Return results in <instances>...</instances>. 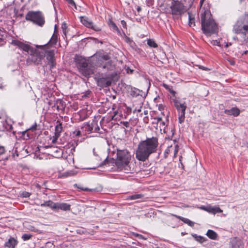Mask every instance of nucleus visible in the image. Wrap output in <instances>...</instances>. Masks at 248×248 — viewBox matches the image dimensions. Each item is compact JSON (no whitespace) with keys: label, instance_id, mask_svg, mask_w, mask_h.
I'll list each match as a JSON object with an SVG mask.
<instances>
[{"label":"nucleus","instance_id":"20e7f679","mask_svg":"<svg viewBox=\"0 0 248 248\" xmlns=\"http://www.w3.org/2000/svg\"><path fill=\"white\" fill-rule=\"evenodd\" d=\"M201 25L202 30L206 35L215 33L218 31L217 25L208 10H205L201 14Z\"/></svg>","mask_w":248,"mask_h":248},{"label":"nucleus","instance_id":"c9c22d12","mask_svg":"<svg viewBox=\"0 0 248 248\" xmlns=\"http://www.w3.org/2000/svg\"><path fill=\"white\" fill-rule=\"evenodd\" d=\"M95 127L93 129V132H98L100 130V127L99 126H98L97 124H95Z\"/></svg>","mask_w":248,"mask_h":248},{"label":"nucleus","instance_id":"f8f14e48","mask_svg":"<svg viewBox=\"0 0 248 248\" xmlns=\"http://www.w3.org/2000/svg\"><path fill=\"white\" fill-rule=\"evenodd\" d=\"M229 248H244L243 242L240 239L234 238L230 242Z\"/></svg>","mask_w":248,"mask_h":248},{"label":"nucleus","instance_id":"1a4fd4ad","mask_svg":"<svg viewBox=\"0 0 248 248\" xmlns=\"http://www.w3.org/2000/svg\"><path fill=\"white\" fill-rule=\"evenodd\" d=\"M185 12L183 4L179 0H172L171 14L178 17Z\"/></svg>","mask_w":248,"mask_h":248},{"label":"nucleus","instance_id":"c03bdc74","mask_svg":"<svg viewBox=\"0 0 248 248\" xmlns=\"http://www.w3.org/2000/svg\"><path fill=\"white\" fill-rule=\"evenodd\" d=\"M31 231H33L34 232H37L38 233H41V231L37 229L34 228V227H32V229H31Z\"/></svg>","mask_w":248,"mask_h":248},{"label":"nucleus","instance_id":"39448f33","mask_svg":"<svg viewBox=\"0 0 248 248\" xmlns=\"http://www.w3.org/2000/svg\"><path fill=\"white\" fill-rule=\"evenodd\" d=\"M232 31L248 39V14H245L237 19L233 26Z\"/></svg>","mask_w":248,"mask_h":248},{"label":"nucleus","instance_id":"9b49d317","mask_svg":"<svg viewBox=\"0 0 248 248\" xmlns=\"http://www.w3.org/2000/svg\"><path fill=\"white\" fill-rule=\"evenodd\" d=\"M80 22L87 28H91L95 31H100L101 29L97 25H94L92 20L86 16H80Z\"/></svg>","mask_w":248,"mask_h":248},{"label":"nucleus","instance_id":"49530a36","mask_svg":"<svg viewBox=\"0 0 248 248\" xmlns=\"http://www.w3.org/2000/svg\"><path fill=\"white\" fill-rule=\"evenodd\" d=\"M5 85L2 82L0 83V89H2L4 87Z\"/></svg>","mask_w":248,"mask_h":248},{"label":"nucleus","instance_id":"680f3d73","mask_svg":"<svg viewBox=\"0 0 248 248\" xmlns=\"http://www.w3.org/2000/svg\"><path fill=\"white\" fill-rule=\"evenodd\" d=\"M144 113H145V114H147V113L146 112V111H144Z\"/></svg>","mask_w":248,"mask_h":248},{"label":"nucleus","instance_id":"cd10ccee","mask_svg":"<svg viewBox=\"0 0 248 248\" xmlns=\"http://www.w3.org/2000/svg\"><path fill=\"white\" fill-rule=\"evenodd\" d=\"M75 186L78 188L80 189L81 190L83 191H93V189H89L87 187H83V186H78L77 184H76Z\"/></svg>","mask_w":248,"mask_h":248},{"label":"nucleus","instance_id":"72a5a7b5","mask_svg":"<svg viewBox=\"0 0 248 248\" xmlns=\"http://www.w3.org/2000/svg\"><path fill=\"white\" fill-rule=\"evenodd\" d=\"M67 1L69 4H70L72 6H74L76 9H77V6L73 0H65Z\"/></svg>","mask_w":248,"mask_h":248},{"label":"nucleus","instance_id":"09e8293b","mask_svg":"<svg viewBox=\"0 0 248 248\" xmlns=\"http://www.w3.org/2000/svg\"><path fill=\"white\" fill-rule=\"evenodd\" d=\"M141 10V8L140 6H138L137 8V11L138 12H140Z\"/></svg>","mask_w":248,"mask_h":248},{"label":"nucleus","instance_id":"423d86ee","mask_svg":"<svg viewBox=\"0 0 248 248\" xmlns=\"http://www.w3.org/2000/svg\"><path fill=\"white\" fill-rule=\"evenodd\" d=\"M175 92L171 90V95H173V96L175 97L173 99L174 104L179 113V122L181 124L184 122L185 119V110L186 106L184 101L175 96Z\"/></svg>","mask_w":248,"mask_h":248},{"label":"nucleus","instance_id":"79ce46f5","mask_svg":"<svg viewBox=\"0 0 248 248\" xmlns=\"http://www.w3.org/2000/svg\"><path fill=\"white\" fill-rule=\"evenodd\" d=\"M121 23L122 26L124 28H126V22L124 20H122L121 21Z\"/></svg>","mask_w":248,"mask_h":248},{"label":"nucleus","instance_id":"473e14b6","mask_svg":"<svg viewBox=\"0 0 248 248\" xmlns=\"http://www.w3.org/2000/svg\"><path fill=\"white\" fill-rule=\"evenodd\" d=\"M179 150V146L178 144H175L174 146V157H175L176 155V154H177Z\"/></svg>","mask_w":248,"mask_h":248},{"label":"nucleus","instance_id":"bf43d9fd","mask_svg":"<svg viewBox=\"0 0 248 248\" xmlns=\"http://www.w3.org/2000/svg\"><path fill=\"white\" fill-rule=\"evenodd\" d=\"M138 111V112H140L141 111L140 109H139V110Z\"/></svg>","mask_w":248,"mask_h":248},{"label":"nucleus","instance_id":"f03ea898","mask_svg":"<svg viewBox=\"0 0 248 248\" xmlns=\"http://www.w3.org/2000/svg\"><path fill=\"white\" fill-rule=\"evenodd\" d=\"M131 159L130 153L126 150H117V158L116 160L113 158H106L99 165L98 167H103L108 165L110 166L115 163L118 169L127 172L130 170V161Z\"/></svg>","mask_w":248,"mask_h":248},{"label":"nucleus","instance_id":"a211bd4d","mask_svg":"<svg viewBox=\"0 0 248 248\" xmlns=\"http://www.w3.org/2000/svg\"><path fill=\"white\" fill-rule=\"evenodd\" d=\"M188 25L190 27L195 26V16L190 12H188Z\"/></svg>","mask_w":248,"mask_h":248},{"label":"nucleus","instance_id":"5701e85b","mask_svg":"<svg viewBox=\"0 0 248 248\" xmlns=\"http://www.w3.org/2000/svg\"><path fill=\"white\" fill-rule=\"evenodd\" d=\"M192 236L195 239V240L200 242L201 243L205 241V238L201 236H198L196 234H192Z\"/></svg>","mask_w":248,"mask_h":248},{"label":"nucleus","instance_id":"f257e3e1","mask_svg":"<svg viewBox=\"0 0 248 248\" xmlns=\"http://www.w3.org/2000/svg\"><path fill=\"white\" fill-rule=\"evenodd\" d=\"M11 44L17 46L24 51L30 53V55L29 59L31 60L35 64H41V61L45 58L46 54L47 64L49 65L50 69H52L55 66L56 62L54 59V51L48 50L46 46L47 44L36 45V48L34 49L28 44H24L16 40H13Z\"/></svg>","mask_w":248,"mask_h":248},{"label":"nucleus","instance_id":"9d476101","mask_svg":"<svg viewBox=\"0 0 248 248\" xmlns=\"http://www.w3.org/2000/svg\"><path fill=\"white\" fill-rule=\"evenodd\" d=\"M112 76L110 74H102L97 79V85L101 87H107L109 86L112 82Z\"/></svg>","mask_w":248,"mask_h":248},{"label":"nucleus","instance_id":"a18cd8bd","mask_svg":"<svg viewBox=\"0 0 248 248\" xmlns=\"http://www.w3.org/2000/svg\"><path fill=\"white\" fill-rule=\"evenodd\" d=\"M123 124L124 126L126 127H128L129 124L127 122H123Z\"/></svg>","mask_w":248,"mask_h":248},{"label":"nucleus","instance_id":"8fccbe9b","mask_svg":"<svg viewBox=\"0 0 248 248\" xmlns=\"http://www.w3.org/2000/svg\"><path fill=\"white\" fill-rule=\"evenodd\" d=\"M170 6H169V7L167 8V9L165 10V12H169L170 11Z\"/></svg>","mask_w":248,"mask_h":248},{"label":"nucleus","instance_id":"7ed1b4c3","mask_svg":"<svg viewBox=\"0 0 248 248\" xmlns=\"http://www.w3.org/2000/svg\"><path fill=\"white\" fill-rule=\"evenodd\" d=\"M158 144V140L156 137L147 138L140 142L136 153V158L140 161H144L151 154L156 151Z\"/></svg>","mask_w":248,"mask_h":248},{"label":"nucleus","instance_id":"c756f323","mask_svg":"<svg viewBox=\"0 0 248 248\" xmlns=\"http://www.w3.org/2000/svg\"><path fill=\"white\" fill-rule=\"evenodd\" d=\"M99 57L101 60H103L105 61H108L109 60V57L108 54H101L99 55Z\"/></svg>","mask_w":248,"mask_h":248},{"label":"nucleus","instance_id":"0eeeda50","mask_svg":"<svg viewBox=\"0 0 248 248\" xmlns=\"http://www.w3.org/2000/svg\"><path fill=\"white\" fill-rule=\"evenodd\" d=\"M77 62L79 71L83 76L88 77L93 73V67L89 65V63L86 59L80 58L77 59Z\"/></svg>","mask_w":248,"mask_h":248},{"label":"nucleus","instance_id":"aec40b11","mask_svg":"<svg viewBox=\"0 0 248 248\" xmlns=\"http://www.w3.org/2000/svg\"><path fill=\"white\" fill-rule=\"evenodd\" d=\"M56 205V203L53 202L52 201H48L45 202L41 204V206H48L50 207L51 208L53 209H55L54 206Z\"/></svg>","mask_w":248,"mask_h":248},{"label":"nucleus","instance_id":"412c9836","mask_svg":"<svg viewBox=\"0 0 248 248\" xmlns=\"http://www.w3.org/2000/svg\"><path fill=\"white\" fill-rule=\"evenodd\" d=\"M147 45L150 47L156 48L158 46L157 44L152 39H148L147 40Z\"/></svg>","mask_w":248,"mask_h":248},{"label":"nucleus","instance_id":"bb28decb","mask_svg":"<svg viewBox=\"0 0 248 248\" xmlns=\"http://www.w3.org/2000/svg\"><path fill=\"white\" fill-rule=\"evenodd\" d=\"M32 237V235L28 233H24L22 236V239L24 241H27L29 240Z\"/></svg>","mask_w":248,"mask_h":248},{"label":"nucleus","instance_id":"a19ab883","mask_svg":"<svg viewBox=\"0 0 248 248\" xmlns=\"http://www.w3.org/2000/svg\"><path fill=\"white\" fill-rule=\"evenodd\" d=\"M5 152V149L3 146H0V155L3 154Z\"/></svg>","mask_w":248,"mask_h":248},{"label":"nucleus","instance_id":"4c0bfd02","mask_svg":"<svg viewBox=\"0 0 248 248\" xmlns=\"http://www.w3.org/2000/svg\"><path fill=\"white\" fill-rule=\"evenodd\" d=\"M162 85H163V86L165 89H166L167 90H169V91H170V87L169 85H167V84L164 83H163L162 84Z\"/></svg>","mask_w":248,"mask_h":248},{"label":"nucleus","instance_id":"37998d69","mask_svg":"<svg viewBox=\"0 0 248 248\" xmlns=\"http://www.w3.org/2000/svg\"><path fill=\"white\" fill-rule=\"evenodd\" d=\"M73 133L75 134L76 136H78L81 134V132L79 130H76L73 132Z\"/></svg>","mask_w":248,"mask_h":248},{"label":"nucleus","instance_id":"ddd939ff","mask_svg":"<svg viewBox=\"0 0 248 248\" xmlns=\"http://www.w3.org/2000/svg\"><path fill=\"white\" fill-rule=\"evenodd\" d=\"M55 209H60L62 211H70L71 209V205L64 202H56V205L54 206Z\"/></svg>","mask_w":248,"mask_h":248},{"label":"nucleus","instance_id":"ea45409f","mask_svg":"<svg viewBox=\"0 0 248 248\" xmlns=\"http://www.w3.org/2000/svg\"><path fill=\"white\" fill-rule=\"evenodd\" d=\"M170 149H169V148L168 147V148L166 150V151H165V153H164V155H165V157H166L169 155V153H170Z\"/></svg>","mask_w":248,"mask_h":248},{"label":"nucleus","instance_id":"b1692460","mask_svg":"<svg viewBox=\"0 0 248 248\" xmlns=\"http://www.w3.org/2000/svg\"><path fill=\"white\" fill-rule=\"evenodd\" d=\"M180 219L185 223L188 224L190 227H193L194 225V222L190 220L188 218L181 217Z\"/></svg>","mask_w":248,"mask_h":248},{"label":"nucleus","instance_id":"6e6d98bb","mask_svg":"<svg viewBox=\"0 0 248 248\" xmlns=\"http://www.w3.org/2000/svg\"><path fill=\"white\" fill-rule=\"evenodd\" d=\"M132 72H133V70H131V69H130V73H132Z\"/></svg>","mask_w":248,"mask_h":248},{"label":"nucleus","instance_id":"2eb2a0df","mask_svg":"<svg viewBox=\"0 0 248 248\" xmlns=\"http://www.w3.org/2000/svg\"><path fill=\"white\" fill-rule=\"evenodd\" d=\"M224 113L228 115H233L236 117L239 115L240 110L237 108H232L230 109H225Z\"/></svg>","mask_w":248,"mask_h":248},{"label":"nucleus","instance_id":"de8ad7c7","mask_svg":"<svg viewBox=\"0 0 248 248\" xmlns=\"http://www.w3.org/2000/svg\"><path fill=\"white\" fill-rule=\"evenodd\" d=\"M136 236L139 237L140 238L143 239V236L142 235L139 234H136Z\"/></svg>","mask_w":248,"mask_h":248},{"label":"nucleus","instance_id":"4468645a","mask_svg":"<svg viewBox=\"0 0 248 248\" xmlns=\"http://www.w3.org/2000/svg\"><path fill=\"white\" fill-rule=\"evenodd\" d=\"M18 241L15 238L10 237L8 240L4 244V246L8 248H15L17 245Z\"/></svg>","mask_w":248,"mask_h":248},{"label":"nucleus","instance_id":"7c9ffc66","mask_svg":"<svg viewBox=\"0 0 248 248\" xmlns=\"http://www.w3.org/2000/svg\"><path fill=\"white\" fill-rule=\"evenodd\" d=\"M12 128V126L10 124H7L6 122L3 124V129L9 130Z\"/></svg>","mask_w":248,"mask_h":248},{"label":"nucleus","instance_id":"6e6552de","mask_svg":"<svg viewBox=\"0 0 248 248\" xmlns=\"http://www.w3.org/2000/svg\"><path fill=\"white\" fill-rule=\"evenodd\" d=\"M25 18L28 21H31L33 23L42 26L45 23L44 17L40 12L29 11L26 15Z\"/></svg>","mask_w":248,"mask_h":248},{"label":"nucleus","instance_id":"58836bf2","mask_svg":"<svg viewBox=\"0 0 248 248\" xmlns=\"http://www.w3.org/2000/svg\"><path fill=\"white\" fill-rule=\"evenodd\" d=\"M62 28L63 29V33L66 34V24L64 23L62 25Z\"/></svg>","mask_w":248,"mask_h":248},{"label":"nucleus","instance_id":"e433bc0d","mask_svg":"<svg viewBox=\"0 0 248 248\" xmlns=\"http://www.w3.org/2000/svg\"><path fill=\"white\" fill-rule=\"evenodd\" d=\"M200 208L208 212L209 211V206H202L200 207Z\"/></svg>","mask_w":248,"mask_h":248},{"label":"nucleus","instance_id":"2f4dec72","mask_svg":"<svg viewBox=\"0 0 248 248\" xmlns=\"http://www.w3.org/2000/svg\"><path fill=\"white\" fill-rule=\"evenodd\" d=\"M31 195V193L28 192H27V191H23L21 195L23 197H25V198H28V197H29L30 196V195Z\"/></svg>","mask_w":248,"mask_h":248},{"label":"nucleus","instance_id":"5fc2aeb1","mask_svg":"<svg viewBox=\"0 0 248 248\" xmlns=\"http://www.w3.org/2000/svg\"><path fill=\"white\" fill-rule=\"evenodd\" d=\"M93 153L94 155H96V153L95 152V149H93Z\"/></svg>","mask_w":248,"mask_h":248},{"label":"nucleus","instance_id":"4d7b16f0","mask_svg":"<svg viewBox=\"0 0 248 248\" xmlns=\"http://www.w3.org/2000/svg\"><path fill=\"white\" fill-rule=\"evenodd\" d=\"M228 46H229V44H227L226 45V47H228Z\"/></svg>","mask_w":248,"mask_h":248},{"label":"nucleus","instance_id":"c85d7f7f","mask_svg":"<svg viewBox=\"0 0 248 248\" xmlns=\"http://www.w3.org/2000/svg\"><path fill=\"white\" fill-rule=\"evenodd\" d=\"M109 26L112 28V29L114 31H118L119 29L116 25L112 21H110L109 24Z\"/></svg>","mask_w":248,"mask_h":248},{"label":"nucleus","instance_id":"864d4df0","mask_svg":"<svg viewBox=\"0 0 248 248\" xmlns=\"http://www.w3.org/2000/svg\"><path fill=\"white\" fill-rule=\"evenodd\" d=\"M244 54H245V55H247V54H248V50H246V51H245L244 52Z\"/></svg>","mask_w":248,"mask_h":248},{"label":"nucleus","instance_id":"3c124183","mask_svg":"<svg viewBox=\"0 0 248 248\" xmlns=\"http://www.w3.org/2000/svg\"><path fill=\"white\" fill-rule=\"evenodd\" d=\"M199 67H200V68L202 69L203 70H206L207 69V68H205V67H204L203 66H200Z\"/></svg>","mask_w":248,"mask_h":248},{"label":"nucleus","instance_id":"13d9d810","mask_svg":"<svg viewBox=\"0 0 248 248\" xmlns=\"http://www.w3.org/2000/svg\"><path fill=\"white\" fill-rule=\"evenodd\" d=\"M181 158H182V156H180L179 157V160H181Z\"/></svg>","mask_w":248,"mask_h":248},{"label":"nucleus","instance_id":"603ef678","mask_svg":"<svg viewBox=\"0 0 248 248\" xmlns=\"http://www.w3.org/2000/svg\"><path fill=\"white\" fill-rule=\"evenodd\" d=\"M205 0H200V4L202 6Z\"/></svg>","mask_w":248,"mask_h":248},{"label":"nucleus","instance_id":"dca6fc26","mask_svg":"<svg viewBox=\"0 0 248 248\" xmlns=\"http://www.w3.org/2000/svg\"><path fill=\"white\" fill-rule=\"evenodd\" d=\"M98 66L102 67L103 69L107 70H111L113 68V65L110 61L106 62L105 64L102 63L101 62L99 63Z\"/></svg>","mask_w":248,"mask_h":248},{"label":"nucleus","instance_id":"4be33fe9","mask_svg":"<svg viewBox=\"0 0 248 248\" xmlns=\"http://www.w3.org/2000/svg\"><path fill=\"white\" fill-rule=\"evenodd\" d=\"M55 134L60 136V133L62 131V126L61 124H59L55 126Z\"/></svg>","mask_w":248,"mask_h":248},{"label":"nucleus","instance_id":"393cba45","mask_svg":"<svg viewBox=\"0 0 248 248\" xmlns=\"http://www.w3.org/2000/svg\"><path fill=\"white\" fill-rule=\"evenodd\" d=\"M95 126L94 123L87 124L85 125V128L87 131H89L90 132H93V129L94 126Z\"/></svg>","mask_w":248,"mask_h":248},{"label":"nucleus","instance_id":"a878e982","mask_svg":"<svg viewBox=\"0 0 248 248\" xmlns=\"http://www.w3.org/2000/svg\"><path fill=\"white\" fill-rule=\"evenodd\" d=\"M142 197H143V195L141 194H134V195H132L131 196L128 197L127 199L131 200H134L141 198Z\"/></svg>","mask_w":248,"mask_h":248},{"label":"nucleus","instance_id":"f704fd0d","mask_svg":"<svg viewBox=\"0 0 248 248\" xmlns=\"http://www.w3.org/2000/svg\"><path fill=\"white\" fill-rule=\"evenodd\" d=\"M59 137L60 136L55 134L53 137L52 142L54 143H55Z\"/></svg>","mask_w":248,"mask_h":248},{"label":"nucleus","instance_id":"052dcab7","mask_svg":"<svg viewBox=\"0 0 248 248\" xmlns=\"http://www.w3.org/2000/svg\"><path fill=\"white\" fill-rule=\"evenodd\" d=\"M173 142H174V143L175 144L176 143V140H173Z\"/></svg>","mask_w":248,"mask_h":248},{"label":"nucleus","instance_id":"f3484780","mask_svg":"<svg viewBox=\"0 0 248 248\" xmlns=\"http://www.w3.org/2000/svg\"><path fill=\"white\" fill-rule=\"evenodd\" d=\"M223 211L218 206H209V211L210 213L215 214L217 213H222Z\"/></svg>","mask_w":248,"mask_h":248},{"label":"nucleus","instance_id":"6ab92c4d","mask_svg":"<svg viewBox=\"0 0 248 248\" xmlns=\"http://www.w3.org/2000/svg\"><path fill=\"white\" fill-rule=\"evenodd\" d=\"M207 236L211 239L215 240L217 239V234L213 230H208L206 232Z\"/></svg>","mask_w":248,"mask_h":248}]
</instances>
